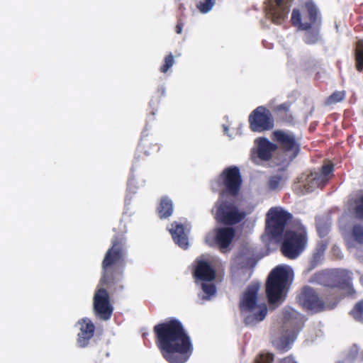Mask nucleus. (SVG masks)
Masks as SVG:
<instances>
[{
  "label": "nucleus",
  "instance_id": "4468645a",
  "mask_svg": "<svg viewBox=\"0 0 363 363\" xmlns=\"http://www.w3.org/2000/svg\"><path fill=\"white\" fill-rule=\"evenodd\" d=\"M94 312L96 318L102 320H108L113 314V306L110 301L109 293L106 289L96 290L93 298Z\"/></svg>",
  "mask_w": 363,
  "mask_h": 363
},
{
  "label": "nucleus",
  "instance_id": "f257e3e1",
  "mask_svg": "<svg viewBox=\"0 0 363 363\" xmlns=\"http://www.w3.org/2000/svg\"><path fill=\"white\" fill-rule=\"evenodd\" d=\"M155 344L168 363H185L193 353L190 336L182 322L171 318L153 328Z\"/></svg>",
  "mask_w": 363,
  "mask_h": 363
},
{
  "label": "nucleus",
  "instance_id": "c85d7f7f",
  "mask_svg": "<svg viewBox=\"0 0 363 363\" xmlns=\"http://www.w3.org/2000/svg\"><path fill=\"white\" fill-rule=\"evenodd\" d=\"M282 177L279 175H274L269 177L267 182V188L270 191H277L280 189Z\"/></svg>",
  "mask_w": 363,
  "mask_h": 363
},
{
  "label": "nucleus",
  "instance_id": "dca6fc26",
  "mask_svg": "<svg viewBox=\"0 0 363 363\" xmlns=\"http://www.w3.org/2000/svg\"><path fill=\"white\" fill-rule=\"evenodd\" d=\"M256 148L251 150V159L256 162L257 159L262 161H269L274 151L277 150V145L270 142L266 138H259L255 140Z\"/></svg>",
  "mask_w": 363,
  "mask_h": 363
},
{
  "label": "nucleus",
  "instance_id": "a211bd4d",
  "mask_svg": "<svg viewBox=\"0 0 363 363\" xmlns=\"http://www.w3.org/2000/svg\"><path fill=\"white\" fill-rule=\"evenodd\" d=\"M214 240H206L210 246L218 245L220 249H226L231 244L235 234V229L226 226L216 229Z\"/></svg>",
  "mask_w": 363,
  "mask_h": 363
},
{
  "label": "nucleus",
  "instance_id": "4c0bfd02",
  "mask_svg": "<svg viewBox=\"0 0 363 363\" xmlns=\"http://www.w3.org/2000/svg\"><path fill=\"white\" fill-rule=\"evenodd\" d=\"M184 23L181 20H179L175 28V32L178 34H181L182 32Z\"/></svg>",
  "mask_w": 363,
  "mask_h": 363
},
{
  "label": "nucleus",
  "instance_id": "0eeeda50",
  "mask_svg": "<svg viewBox=\"0 0 363 363\" xmlns=\"http://www.w3.org/2000/svg\"><path fill=\"white\" fill-rule=\"evenodd\" d=\"M284 238L281 246L283 255L289 259L296 258L304 250L307 243L306 228L298 224L294 230H288L283 234Z\"/></svg>",
  "mask_w": 363,
  "mask_h": 363
},
{
  "label": "nucleus",
  "instance_id": "4be33fe9",
  "mask_svg": "<svg viewBox=\"0 0 363 363\" xmlns=\"http://www.w3.org/2000/svg\"><path fill=\"white\" fill-rule=\"evenodd\" d=\"M329 178L319 173L311 174L306 179L304 184V189L307 192L313 191L315 188L325 186L328 182Z\"/></svg>",
  "mask_w": 363,
  "mask_h": 363
},
{
  "label": "nucleus",
  "instance_id": "a878e982",
  "mask_svg": "<svg viewBox=\"0 0 363 363\" xmlns=\"http://www.w3.org/2000/svg\"><path fill=\"white\" fill-rule=\"evenodd\" d=\"M354 203L353 214L354 217L358 220H363V194L355 199Z\"/></svg>",
  "mask_w": 363,
  "mask_h": 363
},
{
  "label": "nucleus",
  "instance_id": "423d86ee",
  "mask_svg": "<svg viewBox=\"0 0 363 363\" xmlns=\"http://www.w3.org/2000/svg\"><path fill=\"white\" fill-rule=\"evenodd\" d=\"M291 274V270L284 266H277L271 271L266 281V294L270 304L281 298Z\"/></svg>",
  "mask_w": 363,
  "mask_h": 363
},
{
  "label": "nucleus",
  "instance_id": "f03ea898",
  "mask_svg": "<svg viewBox=\"0 0 363 363\" xmlns=\"http://www.w3.org/2000/svg\"><path fill=\"white\" fill-rule=\"evenodd\" d=\"M126 248L125 237L123 235L114 236L111 246L106 251L101 263L102 274L100 285L106 286L111 293L123 286L117 284L121 279L125 263Z\"/></svg>",
  "mask_w": 363,
  "mask_h": 363
},
{
  "label": "nucleus",
  "instance_id": "412c9836",
  "mask_svg": "<svg viewBox=\"0 0 363 363\" xmlns=\"http://www.w3.org/2000/svg\"><path fill=\"white\" fill-rule=\"evenodd\" d=\"M169 232L174 242L183 249L189 247L188 237L185 233V228L183 224L176 221L171 224Z\"/></svg>",
  "mask_w": 363,
  "mask_h": 363
},
{
  "label": "nucleus",
  "instance_id": "1a4fd4ad",
  "mask_svg": "<svg viewBox=\"0 0 363 363\" xmlns=\"http://www.w3.org/2000/svg\"><path fill=\"white\" fill-rule=\"evenodd\" d=\"M291 213L281 207H272L266 215V230L274 239L282 237L286 224L292 219Z\"/></svg>",
  "mask_w": 363,
  "mask_h": 363
},
{
  "label": "nucleus",
  "instance_id": "72a5a7b5",
  "mask_svg": "<svg viewBox=\"0 0 363 363\" xmlns=\"http://www.w3.org/2000/svg\"><path fill=\"white\" fill-rule=\"evenodd\" d=\"M323 256V250H316V252L313 255V257L311 262L312 267L317 266Z\"/></svg>",
  "mask_w": 363,
  "mask_h": 363
},
{
  "label": "nucleus",
  "instance_id": "37998d69",
  "mask_svg": "<svg viewBox=\"0 0 363 363\" xmlns=\"http://www.w3.org/2000/svg\"><path fill=\"white\" fill-rule=\"evenodd\" d=\"M288 117H289V119L287 120L288 121H292L293 117H292V116H291V114H290V115H289V116H288Z\"/></svg>",
  "mask_w": 363,
  "mask_h": 363
},
{
  "label": "nucleus",
  "instance_id": "aec40b11",
  "mask_svg": "<svg viewBox=\"0 0 363 363\" xmlns=\"http://www.w3.org/2000/svg\"><path fill=\"white\" fill-rule=\"evenodd\" d=\"M159 150L160 146L156 140L152 135L143 133L138 146V157H140L142 155L150 156L157 152Z\"/></svg>",
  "mask_w": 363,
  "mask_h": 363
},
{
  "label": "nucleus",
  "instance_id": "2eb2a0df",
  "mask_svg": "<svg viewBox=\"0 0 363 363\" xmlns=\"http://www.w3.org/2000/svg\"><path fill=\"white\" fill-rule=\"evenodd\" d=\"M297 300L304 308L318 313L325 309V305L315 290L311 286H306L302 288L297 296Z\"/></svg>",
  "mask_w": 363,
  "mask_h": 363
},
{
  "label": "nucleus",
  "instance_id": "c03bdc74",
  "mask_svg": "<svg viewBox=\"0 0 363 363\" xmlns=\"http://www.w3.org/2000/svg\"><path fill=\"white\" fill-rule=\"evenodd\" d=\"M294 338H295V335H292V337H291V342H293V341H294Z\"/></svg>",
  "mask_w": 363,
  "mask_h": 363
},
{
  "label": "nucleus",
  "instance_id": "49530a36",
  "mask_svg": "<svg viewBox=\"0 0 363 363\" xmlns=\"http://www.w3.org/2000/svg\"><path fill=\"white\" fill-rule=\"evenodd\" d=\"M143 336L147 337V335L145 333H143Z\"/></svg>",
  "mask_w": 363,
  "mask_h": 363
},
{
  "label": "nucleus",
  "instance_id": "6ab92c4d",
  "mask_svg": "<svg viewBox=\"0 0 363 363\" xmlns=\"http://www.w3.org/2000/svg\"><path fill=\"white\" fill-rule=\"evenodd\" d=\"M79 332L77 334V344L80 347H85L89 345V340L93 337L95 326L91 320L87 318L78 321Z\"/></svg>",
  "mask_w": 363,
  "mask_h": 363
},
{
  "label": "nucleus",
  "instance_id": "9d476101",
  "mask_svg": "<svg viewBox=\"0 0 363 363\" xmlns=\"http://www.w3.org/2000/svg\"><path fill=\"white\" fill-rule=\"evenodd\" d=\"M315 279L319 284L343 290L352 289L350 272L346 269H338L331 272H319L315 275Z\"/></svg>",
  "mask_w": 363,
  "mask_h": 363
},
{
  "label": "nucleus",
  "instance_id": "ea45409f",
  "mask_svg": "<svg viewBox=\"0 0 363 363\" xmlns=\"http://www.w3.org/2000/svg\"><path fill=\"white\" fill-rule=\"evenodd\" d=\"M279 363H297L291 356L283 358L279 361Z\"/></svg>",
  "mask_w": 363,
  "mask_h": 363
},
{
  "label": "nucleus",
  "instance_id": "7ed1b4c3",
  "mask_svg": "<svg viewBox=\"0 0 363 363\" xmlns=\"http://www.w3.org/2000/svg\"><path fill=\"white\" fill-rule=\"evenodd\" d=\"M291 23L298 30L306 31L303 36L306 44L315 45L320 41L322 17L319 9L312 1H306L301 9L292 10Z\"/></svg>",
  "mask_w": 363,
  "mask_h": 363
},
{
  "label": "nucleus",
  "instance_id": "bb28decb",
  "mask_svg": "<svg viewBox=\"0 0 363 363\" xmlns=\"http://www.w3.org/2000/svg\"><path fill=\"white\" fill-rule=\"evenodd\" d=\"M208 281H203L201 284V289L205 294L202 297L203 300H208L211 296L215 295L216 292V287L214 284L207 283Z\"/></svg>",
  "mask_w": 363,
  "mask_h": 363
},
{
  "label": "nucleus",
  "instance_id": "ddd939ff",
  "mask_svg": "<svg viewBox=\"0 0 363 363\" xmlns=\"http://www.w3.org/2000/svg\"><path fill=\"white\" fill-rule=\"evenodd\" d=\"M248 122L250 130L257 133L270 130L274 125L272 113L263 106L257 107L251 112Z\"/></svg>",
  "mask_w": 363,
  "mask_h": 363
},
{
  "label": "nucleus",
  "instance_id": "393cba45",
  "mask_svg": "<svg viewBox=\"0 0 363 363\" xmlns=\"http://www.w3.org/2000/svg\"><path fill=\"white\" fill-rule=\"evenodd\" d=\"M346 92L345 91H336L330 95L325 101V105L330 106L343 101L345 98Z\"/></svg>",
  "mask_w": 363,
  "mask_h": 363
},
{
  "label": "nucleus",
  "instance_id": "9b49d317",
  "mask_svg": "<svg viewBox=\"0 0 363 363\" xmlns=\"http://www.w3.org/2000/svg\"><path fill=\"white\" fill-rule=\"evenodd\" d=\"M272 140L284 152L290 160L295 159L299 154L301 147L294 134L290 131L276 130L272 133Z\"/></svg>",
  "mask_w": 363,
  "mask_h": 363
},
{
  "label": "nucleus",
  "instance_id": "7c9ffc66",
  "mask_svg": "<svg viewBox=\"0 0 363 363\" xmlns=\"http://www.w3.org/2000/svg\"><path fill=\"white\" fill-rule=\"evenodd\" d=\"M174 63V56L172 53L167 55L164 59L162 65L160 67V71L162 73H166L172 67Z\"/></svg>",
  "mask_w": 363,
  "mask_h": 363
},
{
  "label": "nucleus",
  "instance_id": "c756f323",
  "mask_svg": "<svg viewBox=\"0 0 363 363\" xmlns=\"http://www.w3.org/2000/svg\"><path fill=\"white\" fill-rule=\"evenodd\" d=\"M352 235L354 240L359 243L363 244V226L359 224L354 225L352 229Z\"/></svg>",
  "mask_w": 363,
  "mask_h": 363
},
{
  "label": "nucleus",
  "instance_id": "58836bf2",
  "mask_svg": "<svg viewBox=\"0 0 363 363\" xmlns=\"http://www.w3.org/2000/svg\"><path fill=\"white\" fill-rule=\"evenodd\" d=\"M281 342L283 343V345L281 346V350L285 352L289 349V345L290 343L289 340L287 339H281Z\"/></svg>",
  "mask_w": 363,
  "mask_h": 363
},
{
  "label": "nucleus",
  "instance_id": "cd10ccee",
  "mask_svg": "<svg viewBox=\"0 0 363 363\" xmlns=\"http://www.w3.org/2000/svg\"><path fill=\"white\" fill-rule=\"evenodd\" d=\"M350 313L355 320L363 323V299L354 305Z\"/></svg>",
  "mask_w": 363,
  "mask_h": 363
},
{
  "label": "nucleus",
  "instance_id": "a19ab883",
  "mask_svg": "<svg viewBox=\"0 0 363 363\" xmlns=\"http://www.w3.org/2000/svg\"><path fill=\"white\" fill-rule=\"evenodd\" d=\"M157 92L158 96H160V97L164 96V94H165L164 87H163V86L158 87Z\"/></svg>",
  "mask_w": 363,
  "mask_h": 363
},
{
  "label": "nucleus",
  "instance_id": "20e7f679",
  "mask_svg": "<svg viewBox=\"0 0 363 363\" xmlns=\"http://www.w3.org/2000/svg\"><path fill=\"white\" fill-rule=\"evenodd\" d=\"M242 179L240 169L230 166L223 170L219 176L211 182V189L219 191V196H230L237 197L241 190Z\"/></svg>",
  "mask_w": 363,
  "mask_h": 363
},
{
  "label": "nucleus",
  "instance_id": "f8f14e48",
  "mask_svg": "<svg viewBox=\"0 0 363 363\" xmlns=\"http://www.w3.org/2000/svg\"><path fill=\"white\" fill-rule=\"evenodd\" d=\"M294 0H267L265 15L275 25H281L288 18Z\"/></svg>",
  "mask_w": 363,
  "mask_h": 363
},
{
  "label": "nucleus",
  "instance_id": "473e14b6",
  "mask_svg": "<svg viewBox=\"0 0 363 363\" xmlns=\"http://www.w3.org/2000/svg\"><path fill=\"white\" fill-rule=\"evenodd\" d=\"M274 354L272 353H261L255 359V363H272Z\"/></svg>",
  "mask_w": 363,
  "mask_h": 363
},
{
  "label": "nucleus",
  "instance_id": "e433bc0d",
  "mask_svg": "<svg viewBox=\"0 0 363 363\" xmlns=\"http://www.w3.org/2000/svg\"><path fill=\"white\" fill-rule=\"evenodd\" d=\"M317 230H318V233L319 234V236L323 238L324 236H325L327 234H328V228H326L325 226L324 225H318L317 226Z\"/></svg>",
  "mask_w": 363,
  "mask_h": 363
},
{
  "label": "nucleus",
  "instance_id": "f3484780",
  "mask_svg": "<svg viewBox=\"0 0 363 363\" xmlns=\"http://www.w3.org/2000/svg\"><path fill=\"white\" fill-rule=\"evenodd\" d=\"M194 264L193 277L196 280L213 281L216 279V272L208 261L196 259Z\"/></svg>",
  "mask_w": 363,
  "mask_h": 363
},
{
  "label": "nucleus",
  "instance_id": "79ce46f5",
  "mask_svg": "<svg viewBox=\"0 0 363 363\" xmlns=\"http://www.w3.org/2000/svg\"><path fill=\"white\" fill-rule=\"evenodd\" d=\"M327 248V243L324 242H321L318 244L317 250H323V254H324L325 250Z\"/></svg>",
  "mask_w": 363,
  "mask_h": 363
},
{
  "label": "nucleus",
  "instance_id": "c9c22d12",
  "mask_svg": "<svg viewBox=\"0 0 363 363\" xmlns=\"http://www.w3.org/2000/svg\"><path fill=\"white\" fill-rule=\"evenodd\" d=\"M290 106H291V103L286 102V103L279 104L277 106H276L275 110L277 111H284L285 113H287L289 110Z\"/></svg>",
  "mask_w": 363,
  "mask_h": 363
},
{
  "label": "nucleus",
  "instance_id": "39448f33",
  "mask_svg": "<svg viewBox=\"0 0 363 363\" xmlns=\"http://www.w3.org/2000/svg\"><path fill=\"white\" fill-rule=\"evenodd\" d=\"M259 291L258 285H250L247 286L239 303V308L241 313L252 312L258 308V311L254 314L247 315L244 322L245 325H250L262 321L267 314V307L266 304L257 306V294Z\"/></svg>",
  "mask_w": 363,
  "mask_h": 363
},
{
  "label": "nucleus",
  "instance_id": "b1692460",
  "mask_svg": "<svg viewBox=\"0 0 363 363\" xmlns=\"http://www.w3.org/2000/svg\"><path fill=\"white\" fill-rule=\"evenodd\" d=\"M354 57L356 69L362 72L363 71V39L356 41L354 49Z\"/></svg>",
  "mask_w": 363,
  "mask_h": 363
},
{
  "label": "nucleus",
  "instance_id": "f704fd0d",
  "mask_svg": "<svg viewBox=\"0 0 363 363\" xmlns=\"http://www.w3.org/2000/svg\"><path fill=\"white\" fill-rule=\"evenodd\" d=\"M333 164H327L322 166L320 173L325 176L326 178H329V175L333 173Z\"/></svg>",
  "mask_w": 363,
  "mask_h": 363
},
{
  "label": "nucleus",
  "instance_id": "a18cd8bd",
  "mask_svg": "<svg viewBox=\"0 0 363 363\" xmlns=\"http://www.w3.org/2000/svg\"><path fill=\"white\" fill-rule=\"evenodd\" d=\"M143 336L147 337V335L145 333H143Z\"/></svg>",
  "mask_w": 363,
  "mask_h": 363
},
{
  "label": "nucleus",
  "instance_id": "6e6552de",
  "mask_svg": "<svg viewBox=\"0 0 363 363\" xmlns=\"http://www.w3.org/2000/svg\"><path fill=\"white\" fill-rule=\"evenodd\" d=\"M214 218L218 223L226 226H231L242 221L246 213L231 201L220 197L214 205Z\"/></svg>",
  "mask_w": 363,
  "mask_h": 363
},
{
  "label": "nucleus",
  "instance_id": "5701e85b",
  "mask_svg": "<svg viewBox=\"0 0 363 363\" xmlns=\"http://www.w3.org/2000/svg\"><path fill=\"white\" fill-rule=\"evenodd\" d=\"M157 212L161 219L170 217L173 213L172 201L168 196H162L157 206Z\"/></svg>",
  "mask_w": 363,
  "mask_h": 363
},
{
  "label": "nucleus",
  "instance_id": "2f4dec72",
  "mask_svg": "<svg viewBox=\"0 0 363 363\" xmlns=\"http://www.w3.org/2000/svg\"><path fill=\"white\" fill-rule=\"evenodd\" d=\"M216 4V0H205L197 4L196 7L203 13L208 12Z\"/></svg>",
  "mask_w": 363,
  "mask_h": 363
}]
</instances>
